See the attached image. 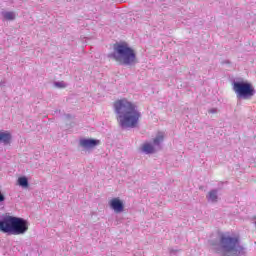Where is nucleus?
I'll return each mask as SVG.
<instances>
[{"label": "nucleus", "instance_id": "f257e3e1", "mask_svg": "<svg viewBox=\"0 0 256 256\" xmlns=\"http://www.w3.org/2000/svg\"><path fill=\"white\" fill-rule=\"evenodd\" d=\"M114 109L120 127L134 129L139 125L141 113L135 103L127 98H122L114 102Z\"/></svg>", "mask_w": 256, "mask_h": 256}, {"label": "nucleus", "instance_id": "f03ea898", "mask_svg": "<svg viewBox=\"0 0 256 256\" xmlns=\"http://www.w3.org/2000/svg\"><path fill=\"white\" fill-rule=\"evenodd\" d=\"M241 239L237 235L220 233L218 240L210 241V251L215 255L230 256L243 255L245 248L240 245Z\"/></svg>", "mask_w": 256, "mask_h": 256}, {"label": "nucleus", "instance_id": "7ed1b4c3", "mask_svg": "<svg viewBox=\"0 0 256 256\" xmlns=\"http://www.w3.org/2000/svg\"><path fill=\"white\" fill-rule=\"evenodd\" d=\"M108 57L118 63V65H135L137 63L135 50L131 49L127 43L114 44L113 52Z\"/></svg>", "mask_w": 256, "mask_h": 256}, {"label": "nucleus", "instance_id": "20e7f679", "mask_svg": "<svg viewBox=\"0 0 256 256\" xmlns=\"http://www.w3.org/2000/svg\"><path fill=\"white\" fill-rule=\"evenodd\" d=\"M0 231L2 233H12V235H23L29 231L27 220L11 215H6L0 221Z\"/></svg>", "mask_w": 256, "mask_h": 256}, {"label": "nucleus", "instance_id": "39448f33", "mask_svg": "<svg viewBox=\"0 0 256 256\" xmlns=\"http://www.w3.org/2000/svg\"><path fill=\"white\" fill-rule=\"evenodd\" d=\"M233 91L238 99H251L255 95V87L249 82H234Z\"/></svg>", "mask_w": 256, "mask_h": 256}, {"label": "nucleus", "instance_id": "423d86ee", "mask_svg": "<svg viewBox=\"0 0 256 256\" xmlns=\"http://www.w3.org/2000/svg\"><path fill=\"white\" fill-rule=\"evenodd\" d=\"M109 205L115 213H123L125 206L123 205V202L119 198H113L110 200Z\"/></svg>", "mask_w": 256, "mask_h": 256}, {"label": "nucleus", "instance_id": "0eeeda50", "mask_svg": "<svg viewBox=\"0 0 256 256\" xmlns=\"http://www.w3.org/2000/svg\"><path fill=\"white\" fill-rule=\"evenodd\" d=\"M101 141L95 140V139H82L80 140L81 147H84L85 149H93V147H97Z\"/></svg>", "mask_w": 256, "mask_h": 256}, {"label": "nucleus", "instance_id": "6e6552de", "mask_svg": "<svg viewBox=\"0 0 256 256\" xmlns=\"http://www.w3.org/2000/svg\"><path fill=\"white\" fill-rule=\"evenodd\" d=\"M0 143H4V145H9L11 143V133L8 131L0 132Z\"/></svg>", "mask_w": 256, "mask_h": 256}, {"label": "nucleus", "instance_id": "1a4fd4ad", "mask_svg": "<svg viewBox=\"0 0 256 256\" xmlns=\"http://www.w3.org/2000/svg\"><path fill=\"white\" fill-rule=\"evenodd\" d=\"M142 151L147 155H151L152 153H155V147L152 146L151 143L146 142L142 145Z\"/></svg>", "mask_w": 256, "mask_h": 256}, {"label": "nucleus", "instance_id": "9d476101", "mask_svg": "<svg viewBox=\"0 0 256 256\" xmlns=\"http://www.w3.org/2000/svg\"><path fill=\"white\" fill-rule=\"evenodd\" d=\"M165 139V134L163 132H158L157 136L153 139L154 145H161Z\"/></svg>", "mask_w": 256, "mask_h": 256}, {"label": "nucleus", "instance_id": "9b49d317", "mask_svg": "<svg viewBox=\"0 0 256 256\" xmlns=\"http://www.w3.org/2000/svg\"><path fill=\"white\" fill-rule=\"evenodd\" d=\"M18 185H20V187H29V180H27L25 176L19 177Z\"/></svg>", "mask_w": 256, "mask_h": 256}, {"label": "nucleus", "instance_id": "f8f14e48", "mask_svg": "<svg viewBox=\"0 0 256 256\" xmlns=\"http://www.w3.org/2000/svg\"><path fill=\"white\" fill-rule=\"evenodd\" d=\"M2 15L6 21L15 20V12H3Z\"/></svg>", "mask_w": 256, "mask_h": 256}, {"label": "nucleus", "instance_id": "ddd939ff", "mask_svg": "<svg viewBox=\"0 0 256 256\" xmlns=\"http://www.w3.org/2000/svg\"><path fill=\"white\" fill-rule=\"evenodd\" d=\"M208 201H212V203H216L217 201V191L212 190L208 194Z\"/></svg>", "mask_w": 256, "mask_h": 256}, {"label": "nucleus", "instance_id": "4468645a", "mask_svg": "<svg viewBox=\"0 0 256 256\" xmlns=\"http://www.w3.org/2000/svg\"><path fill=\"white\" fill-rule=\"evenodd\" d=\"M55 85H56V87H61V88L66 87V85L63 82H57Z\"/></svg>", "mask_w": 256, "mask_h": 256}, {"label": "nucleus", "instance_id": "2eb2a0df", "mask_svg": "<svg viewBox=\"0 0 256 256\" xmlns=\"http://www.w3.org/2000/svg\"><path fill=\"white\" fill-rule=\"evenodd\" d=\"M3 201H5V195L0 191V203H3Z\"/></svg>", "mask_w": 256, "mask_h": 256}]
</instances>
